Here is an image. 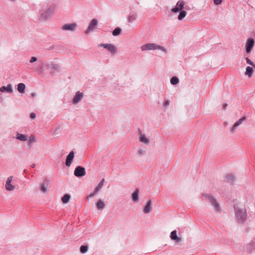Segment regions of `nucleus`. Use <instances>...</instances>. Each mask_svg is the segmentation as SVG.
I'll return each mask as SVG.
<instances>
[{
  "label": "nucleus",
  "mask_w": 255,
  "mask_h": 255,
  "mask_svg": "<svg viewBox=\"0 0 255 255\" xmlns=\"http://www.w3.org/2000/svg\"><path fill=\"white\" fill-rule=\"evenodd\" d=\"M141 49L143 51L147 50H153L155 49L160 50L164 52L166 51V50L163 47L155 43L145 44L141 47Z\"/></svg>",
  "instance_id": "obj_1"
},
{
  "label": "nucleus",
  "mask_w": 255,
  "mask_h": 255,
  "mask_svg": "<svg viewBox=\"0 0 255 255\" xmlns=\"http://www.w3.org/2000/svg\"><path fill=\"white\" fill-rule=\"evenodd\" d=\"M246 210L244 208H236L235 214L237 218L240 220H243L246 216Z\"/></svg>",
  "instance_id": "obj_2"
},
{
  "label": "nucleus",
  "mask_w": 255,
  "mask_h": 255,
  "mask_svg": "<svg viewBox=\"0 0 255 255\" xmlns=\"http://www.w3.org/2000/svg\"><path fill=\"white\" fill-rule=\"evenodd\" d=\"M13 179V176L8 177L6 181L5 188L7 191H11L14 190L15 186L11 184V181Z\"/></svg>",
  "instance_id": "obj_3"
},
{
  "label": "nucleus",
  "mask_w": 255,
  "mask_h": 255,
  "mask_svg": "<svg viewBox=\"0 0 255 255\" xmlns=\"http://www.w3.org/2000/svg\"><path fill=\"white\" fill-rule=\"evenodd\" d=\"M54 12V8L49 7L48 9L42 13V17L44 19H48L53 15Z\"/></svg>",
  "instance_id": "obj_4"
},
{
  "label": "nucleus",
  "mask_w": 255,
  "mask_h": 255,
  "mask_svg": "<svg viewBox=\"0 0 255 255\" xmlns=\"http://www.w3.org/2000/svg\"><path fill=\"white\" fill-rule=\"evenodd\" d=\"M86 174L85 169L81 166L77 167L74 171V175L77 177H82Z\"/></svg>",
  "instance_id": "obj_5"
},
{
  "label": "nucleus",
  "mask_w": 255,
  "mask_h": 255,
  "mask_svg": "<svg viewBox=\"0 0 255 255\" xmlns=\"http://www.w3.org/2000/svg\"><path fill=\"white\" fill-rule=\"evenodd\" d=\"M100 46L104 47L105 48L108 50L112 54H115L117 52L116 47L113 44H101Z\"/></svg>",
  "instance_id": "obj_6"
},
{
  "label": "nucleus",
  "mask_w": 255,
  "mask_h": 255,
  "mask_svg": "<svg viewBox=\"0 0 255 255\" xmlns=\"http://www.w3.org/2000/svg\"><path fill=\"white\" fill-rule=\"evenodd\" d=\"M184 4L185 3L183 1H179L177 3L176 6L171 9V11L173 12H178L183 8Z\"/></svg>",
  "instance_id": "obj_7"
},
{
  "label": "nucleus",
  "mask_w": 255,
  "mask_h": 255,
  "mask_svg": "<svg viewBox=\"0 0 255 255\" xmlns=\"http://www.w3.org/2000/svg\"><path fill=\"white\" fill-rule=\"evenodd\" d=\"M104 181H105V179H103L101 181V182L99 183L98 186L95 188L93 193L90 194L88 197L91 198V197L94 196L96 194H97L98 193V192L100 190V189L103 187Z\"/></svg>",
  "instance_id": "obj_8"
},
{
  "label": "nucleus",
  "mask_w": 255,
  "mask_h": 255,
  "mask_svg": "<svg viewBox=\"0 0 255 255\" xmlns=\"http://www.w3.org/2000/svg\"><path fill=\"white\" fill-rule=\"evenodd\" d=\"M203 196L205 197L207 199H208L212 204V205L214 206L217 211H219V206L216 202L215 199L211 196L207 195H203Z\"/></svg>",
  "instance_id": "obj_9"
},
{
  "label": "nucleus",
  "mask_w": 255,
  "mask_h": 255,
  "mask_svg": "<svg viewBox=\"0 0 255 255\" xmlns=\"http://www.w3.org/2000/svg\"><path fill=\"white\" fill-rule=\"evenodd\" d=\"M254 45V40L253 39H249L246 43V52L250 53Z\"/></svg>",
  "instance_id": "obj_10"
},
{
  "label": "nucleus",
  "mask_w": 255,
  "mask_h": 255,
  "mask_svg": "<svg viewBox=\"0 0 255 255\" xmlns=\"http://www.w3.org/2000/svg\"><path fill=\"white\" fill-rule=\"evenodd\" d=\"M77 27V25L75 23L66 24L63 25L62 29L63 30L73 31Z\"/></svg>",
  "instance_id": "obj_11"
},
{
  "label": "nucleus",
  "mask_w": 255,
  "mask_h": 255,
  "mask_svg": "<svg viewBox=\"0 0 255 255\" xmlns=\"http://www.w3.org/2000/svg\"><path fill=\"white\" fill-rule=\"evenodd\" d=\"M74 157V152L72 151L67 156L65 164L67 166H70L72 163Z\"/></svg>",
  "instance_id": "obj_12"
},
{
  "label": "nucleus",
  "mask_w": 255,
  "mask_h": 255,
  "mask_svg": "<svg viewBox=\"0 0 255 255\" xmlns=\"http://www.w3.org/2000/svg\"><path fill=\"white\" fill-rule=\"evenodd\" d=\"M97 24H98L97 20L96 19H93L91 21V22H90L86 32L87 33H88V32H90L91 31L93 30L95 28V27L97 26Z\"/></svg>",
  "instance_id": "obj_13"
},
{
  "label": "nucleus",
  "mask_w": 255,
  "mask_h": 255,
  "mask_svg": "<svg viewBox=\"0 0 255 255\" xmlns=\"http://www.w3.org/2000/svg\"><path fill=\"white\" fill-rule=\"evenodd\" d=\"M170 238L171 240L175 241L176 243H179L181 241V238L177 236L176 231H173L171 232L170 235Z\"/></svg>",
  "instance_id": "obj_14"
},
{
  "label": "nucleus",
  "mask_w": 255,
  "mask_h": 255,
  "mask_svg": "<svg viewBox=\"0 0 255 255\" xmlns=\"http://www.w3.org/2000/svg\"><path fill=\"white\" fill-rule=\"evenodd\" d=\"M0 91L1 92H7L11 93L13 90L12 89V86L10 84L8 85L7 86H2L0 88Z\"/></svg>",
  "instance_id": "obj_15"
},
{
  "label": "nucleus",
  "mask_w": 255,
  "mask_h": 255,
  "mask_svg": "<svg viewBox=\"0 0 255 255\" xmlns=\"http://www.w3.org/2000/svg\"><path fill=\"white\" fill-rule=\"evenodd\" d=\"M83 94L80 92L76 93L75 96L73 99V102L74 104L78 103L83 97Z\"/></svg>",
  "instance_id": "obj_16"
},
{
  "label": "nucleus",
  "mask_w": 255,
  "mask_h": 255,
  "mask_svg": "<svg viewBox=\"0 0 255 255\" xmlns=\"http://www.w3.org/2000/svg\"><path fill=\"white\" fill-rule=\"evenodd\" d=\"M15 138L22 141H26L28 139L27 136L25 134H20L18 132L16 133Z\"/></svg>",
  "instance_id": "obj_17"
},
{
  "label": "nucleus",
  "mask_w": 255,
  "mask_h": 255,
  "mask_svg": "<svg viewBox=\"0 0 255 255\" xmlns=\"http://www.w3.org/2000/svg\"><path fill=\"white\" fill-rule=\"evenodd\" d=\"M152 202L151 201H148L144 209V213L145 214L149 213L152 210L151 207Z\"/></svg>",
  "instance_id": "obj_18"
},
{
  "label": "nucleus",
  "mask_w": 255,
  "mask_h": 255,
  "mask_svg": "<svg viewBox=\"0 0 255 255\" xmlns=\"http://www.w3.org/2000/svg\"><path fill=\"white\" fill-rule=\"evenodd\" d=\"M245 117H243L241 119H239L237 122H236L232 127V131H234L236 130L237 127L243 123V122L245 120Z\"/></svg>",
  "instance_id": "obj_19"
},
{
  "label": "nucleus",
  "mask_w": 255,
  "mask_h": 255,
  "mask_svg": "<svg viewBox=\"0 0 255 255\" xmlns=\"http://www.w3.org/2000/svg\"><path fill=\"white\" fill-rule=\"evenodd\" d=\"M139 189H136L132 194V200L134 202L137 201L138 200Z\"/></svg>",
  "instance_id": "obj_20"
},
{
  "label": "nucleus",
  "mask_w": 255,
  "mask_h": 255,
  "mask_svg": "<svg viewBox=\"0 0 255 255\" xmlns=\"http://www.w3.org/2000/svg\"><path fill=\"white\" fill-rule=\"evenodd\" d=\"M139 140L141 142L144 143L145 144L147 145L149 144V139L145 137V135L144 134L140 133Z\"/></svg>",
  "instance_id": "obj_21"
},
{
  "label": "nucleus",
  "mask_w": 255,
  "mask_h": 255,
  "mask_svg": "<svg viewBox=\"0 0 255 255\" xmlns=\"http://www.w3.org/2000/svg\"><path fill=\"white\" fill-rule=\"evenodd\" d=\"M25 86L24 84L23 83H19L18 84V86H17V91L20 93H24V91H25Z\"/></svg>",
  "instance_id": "obj_22"
},
{
  "label": "nucleus",
  "mask_w": 255,
  "mask_h": 255,
  "mask_svg": "<svg viewBox=\"0 0 255 255\" xmlns=\"http://www.w3.org/2000/svg\"><path fill=\"white\" fill-rule=\"evenodd\" d=\"M96 206L98 209L102 210L105 207V203L104 202L101 200H99L96 203Z\"/></svg>",
  "instance_id": "obj_23"
},
{
  "label": "nucleus",
  "mask_w": 255,
  "mask_h": 255,
  "mask_svg": "<svg viewBox=\"0 0 255 255\" xmlns=\"http://www.w3.org/2000/svg\"><path fill=\"white\" fill-rule=\"evenodd\" d=\"M253 72V68L251 67L248 66L246 68L245 74L248 77H251L252 75Z\"/></svg>",
  "instance_id": "obj_24"
},
{
  "label": "nucleus",
  "mask_w": 255,
  "mask_h": 255,
  "mask_svg": "<svg viewBox=\"0 0 255 255\" xmlns=\"http://www.w3.org/2000/svg\"><path fill=\"white\" fill-rule=\"evenodd\" d=\"M70 199V196L68 194H65L62 198V201L63 203H67L69 202Z\"/></svg>",
  "instance_id": "obj_25"
},
{
  "label": "nucleus",
  "mask_w": 255,
  "mask_h": 255,
  "mask_svg": "<svg viewBox=\"0 0 255 255\" xmlns=\"http://www.w3.org/2000/svg\"><path fill=\"white\" fill-rule=\"evenodd\" d=\"M186 15V12L185 11H181L179 13V14L178 16V18L179 20H181L183 19Z\"/></svg>",
  "instance_id": "obj_26"
},
{
  "label": "nucleus",
  "mask_w": 255,
  "mask_h": 255,
  "mask_svg": "<svg viewBox=\"0 0 255 255\" xmlns=\"http://www.w3.org/2000/svg\"><path fill=\"white\" fill-rule=\"evenodd\" d=\"M121 32V29L120 28H115L113 31V35L114 36H117L120 34Z\"/></svg>",
  "instance_id": "obj_27"
},
{
  "label": "nucleus",
  "mask_w": 255,
  "mask_h": 255,
  "mask_svg": "<svg viewBox=\"0 0 255 255\" xmlns=\"http://www.w3.org/2000/svg\"><path fill=\"white\" fill-rule=\"evenodd\" d=\"M179 82L178 79L176 77H173L171 79L170 82L172 85H176Z\"/></svg>",
  "instance_id": "obj_28"
},
{
  "label": "nucleus",
  "mask_w": 255,
  "mask_h": 255,
  "mask_svg": "<svg viewBox=\"0 0 255 255\" xmlns=\"http://www.w3.org/2000/svg\"><path fill=\"white\" fill-rule=\"evenodd\" d=\"M48 188V186L47 184H43L41 186V190L42 191L45 192L47 191Z\"/></svg>",
  "instance_id": "obj_29"
},
{
  "label": "nucleus",
  "mask_w": 255,
  "mask_h": 255,
  "mask_svg": "<svg viewBox=\"0 0 255 255\" xmlns=\"http://www.w3.org/2000/svg\"><path fill=\"white\" fill-rule=\"evenodd\" d=\"M226 179L229 182L233 181L234 179V177L232 174H228L226 176Z\"/></svg>",
  "instance_id": "obj_30"
},
{
  "label": "nucleus",
  "mask_w": 255,
  "mask_h": 255,
  "mask_svg": "<svg viewBox=\"0 0 255 255\" xmlns=\"http://www.w3.org/2000/svg\"><path fill=\"white\" fill-rule=\"evenodd\" d=\"M88 251V247L86 246H82L80 248V252L82 253H85Z\"/></svg>",
  "instance_id": "obj_31"
},
{
  "label": "nucleus",
  "mask_w": 255,
  "mask_h": 255,
  "mask_svg": "<svg viewBox=\"0 0 255 255\" xmlns=\"http://www.w3.org/2000/svg\"><path fill=\"white\" fill-rule=\"evenodd\" d=\"M43 67V63H41L39 64V68L35 69V70L36 71H37L38 73H42V69Z\"/></svg>",
  "instance_id": "obj_32"
},
{
  "label": "nucleus",
  "mask_w": 255,
  "mask_h": 255,
  "mask_svg": "<svg viewBox=\"0 0 255 255\" xmlns=\"http://www.w3.org/2000/svg\"><path fill=\"white\" fill-rule=\"evenodd\" d=\"M246 60L248 64H250V65H252L254 68L255 67V64L252 61H251L248 58H246Z\"/></svg>",
  "instance_id": "obj_33"
},
{
  "label": "nucleus",
  "mask_w": 255,
  "mask_h": 255,
  "mask_svg": "<svg viewBox=\"0 0 255 255\" xmlns=\"http://www.w3.org/2000/svg\"><path fill=\"white\" fill-rule=\"evenodd\" d=\"M214 2L215 4H216L217 5H219L222 3V0H214Z\"/></svg>",
  "instance_id": "obj_34"
},
{
  "label": "nucleus",
  "mask_w": 255,
  "mask_h": 255,
  "mask_svg": "<svg viewBox=\"0 0 255 255\" xmlns=\"http://www.w3.org/2000/svg\"><path fill=\"white\" fill-rule=\"evenodd\" d=\"M169 102L168 101H166L164 103V106L167 107L169 105Z\"/></svg>",
  "instance_id": "obj_35"
},
{
  "label": "nucleus",
  "mask_w": 255,
  "mask_h": 255,
  "mask_svg": "<svg viewBox=\"0 0 255 255\" xmlns=\"http://www.w3.org/2000/svg\"><path fill=\"white\" fill-rule=\"evenodd\" d=\"M28 141L29 143H30L32 142V137L31 136L29 137Z\"/></svg>",
  "instance_id": "obj_36"
},
{
  "label": "nucleus",
  "mask_w": 255,
  "mask_h": 255,
  "mask_svg": "<svg viewBox=\"0 0 255 255\" xmlns=\"http://www.w3.org/2000/svg\"><path fill=\"white\" fill-rule=\"evenodd\" d=\"M37 60V58L35 57H33V62Z\"/></svg>",
  "instance_id": "obj_37"
},
{
  "label": "nucleus",
  "mask_w": 255,
  "mask_h": 255,
  "mask_svg": "<svg viewBox=\"0 0 255 255\" xmlns=\"http://www.w3.org/2000/svg\"><path fill=\"white\" fill-rule=\"evenodd\" d=\"M32 117H33V119H34L35 118V115L33 113V115H32Z\"/></svg>",
  "instance_id": "obj_38"
},
{
  "label": "nucleus",
  "mask_w": 255,
  "mask_h": 255,
  "mask_svg": "<svg viewBox=\"0 0 255 255\" xmlns=\"http://www.w3.org/2000/svg\"><path fill=\"white\" fill-rule=\"evenodd\" d=\"M29 117L30 118L32 119V113H31L30 115H29Z\"/></svg>",
  "instance_id": "obj_39"
},
{
  "label": "nucleus",
  "mask_w": 255,
  "mask_h": 255,
  "mask_svg": "<svg viewBox=\"0 0 255 255\" xmlns=\"http://www.w3.org/2000/svg\"><path fill=\"white\" fill-rule=\"evenodd\" d=\"M29 62L30 63H32V57L30 58V59L29 60Z\"/></svg>",
  "instance_id": "obj_40"
},
{
  "label": "nucleus",
  "mask_w": 255,
  "mask_h": 255,
  "mask_svg": "<svg viewBox=\"0 0 255 255\" xmlns=\"http://www.w3.org/2000/svg\"><path fill=\"white\" fill-rule=\"evenodd\" d=\"M226 106H227V104H225V105H224V107H225Z\"/></svg>",
  "instance_id": "obj_41"
},
{
  "label": "nucleus",
  "mask_w": 255,
  "mask_h": 255,
  "mask_svg": "<svg viewBox=\"0 0 255 255\" xmlns=\"http://www.w3.org/2000/svg\"><path fill=\"white\" fill-rule=\"evenodd\" d=\"M24 172H26V170H25H25H24Z\"/></svg>",
  "instance_id": "obj_42"
},
{
  "label": "nucleus",
  "mask_w": 255,
  "mask_h": 255,
  "mask_svg": "<svg viewBox=\"0 0 255 255\" xmlns=\"http://www.w3.org/2000/svg\"><path fill=\"white\" fill-rule=\"evenodd\" d=\"M254 68H255V67H254Z\"/></svg>",
  "instance_id": "obj_43"
}]
</instances>
